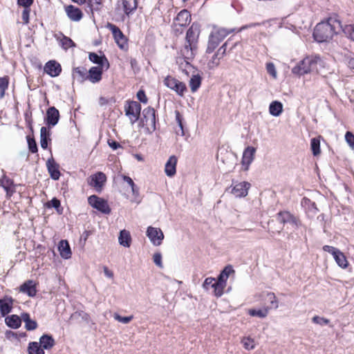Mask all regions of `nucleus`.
I'll use <instances>...</instances> for the list:
<instances>
[{"mask_svg": "<svg viewBox=\"0 0 354 354\" xmlns=\"http://www.w3.org/2000/svg\"><path fill=\"white\" fill-rule=\"evenodd\" d=\"M342 29V26L339 20L329 18L326 21L317 24L313 32V37L317 42H326L330 41Z\"/></svg>", "mask_w": 354, "mask_h": 354, "instance_id": "nucleus-1", "label": "nucleus"}, {"mask_svg": "<svg viewBox=\"0 0 354 354\" xmlns=\"http://www.w3.org/2000/svg\"><path fill=\"white\" fill-rule=\"evenodd\" d=\"M321 65L322 60L319 56L306 57L292 68V73L300 76L311 72H318V66Z\"/></svg>", "mask_w": 354, "mask_h": 354, "instance_id": "nucleus-2", "label": "nucleus"}, {"mask_svg": "<svg viewBox=\"0 0 354 354\" xmlns=\"http://www.w3.org/2000/svg\"><path fill=\"white\" fill-rule=\"evenodd\" d=\"M230 33V31H228L225 28H219L212 32L209 37L207 53H212L218 46L220 42L223 41Z\"/></svg>", "mask_w": 354, "mask_h": 354, "instance_id": "nucleus-3", "label": "nucleus"}, {"mask_svg": "<svg viewBox=\"0 0 354 354\" xmlns=\"http://www.w3.org/2000/svg\"><path fill=\"white\" fill-rule=\"evenodd\" d=\"M142 124L145 127L149 133H152L156 130V111L152 107H147L142 111V118L141 119Z\"/></svg>", "mask_w": 354, "mask_h": 354, "instance_id": "nucleus-4", "label": "nucleus"}, {"mask_svg": "<svg viewBox=\"0 0 354 354\" xmlns=\"http://www.w3.org/2000/svg\"><path fill=\"white\" fill-rule=\"evenodd\" d=\"M126 115L133 124L140 116L141 105L136 101H127L124 106Z\"/></svg>", "mask_w": 354, "mask_h": 354, "instance_id": "nucleus-5", "label": "nucleus"}, {"mask_svg": "<svg viewBox=\"0 0 354 354\" xmlns=\"http://www.w3.org/2000/svg\"><path fill=\"white\" fill-rule=\"evenodd\" d=\"M164 84L180 96H183L187 91L185 84L171 76H167L165 78Z\"/></svg>", "mask_w": 354, "mask_h": 354, "instance_id": "nucleus-6", "label": "nucleus"}, {"mask_svg": "<svg viewBox=\"0 0 354 354\" xmlns=\"http://www.w3.org/2000/svg\"><path fill=\"white\" fill-rule=\"evenodd\" d=\"M323 250L333 255L334 259L339 267L346 268L348 266V261L345 255L339 250L330 245H324L323 247Z\"/></svg>", "mask_w": 354, "mask_h": 354, "instance_id": "nucleus-7", "label": "nucleus"}, {"mask_svg": "<svg viewBox=\"0 0 354 354\" xmlns=\"http://www.w3.org/2000/svg\"><path fill=\"white\" fill-rule=\"evenodd\" d=\"M88 204L93 208L104 214H109L111 209L106 202V201L101 198L95 195H92L88 198Z\"/></svg>", "mask_w": 354, "mask_h": 354, "instance_id": "nucleus-8", "label": "nucleus"}, {"mask_svg": "<svg viewBox=\"0 0 354 354\" xmlns=\"http://www.w3.org/2000/svg\"><path fill=\"white\" fill-rule=\"evenodd\" d=\"M278 221L283 224H289L292 228L297 229L301 226L299 219L289 212H280L277 214Z\"/></svg>", "mask_w": 354, "mask_h": 354, "instance_id": "nucleus-9", "label": "nucleus"}, {"mask_svg": "<svg viewBox=\"0 0 354 354\" xmlns=\"http://www.w3.org/2000/svg\"><path fill=\"white\" fill-rule=\"evenodd\" d=\"M107 28L111 31L118 46L123 49L127 46V39L120 29L114 24H108Z\"/></svg>", "mask_w": 354, "mask_h": 354, "instance_id": "nucleus-10", "label": "nucleus"}, {"mask_svg": "<svg viewBox=\"0 0 354 354\" xmlns=\"http://www.w3.org/2000/svg\"><path fill=\"white\" fill-rule=\"evenodd\" d=\"M147 236L153 245L158 246L161 245L164 239V234L160 228L149 227L147 230Z\"/></svg>", "mask_w": 354, "mask_h": 354, "instance_id": "nucleus-11", "label": "nucleus"}, {"mask_svg": "<svg viewBox=\"0 0 354 354\" xmlns=\"http://www.w3.org/2000/svg\"><path fill=\"white\" fill-rule=\"evenodd\" d=\"M106 180L105 174L99 171L90 176L88 183L90 186L93 187L97 192H100L104 183L106 182Z\"/></svg>", "mask_w": 354, "mask_h": 354, "instance_id": "nucleus-12", "label": "nucleus"}, {"mask_svg": "<svg viewBox=\"0 0 354 354\" xmlns=\"http://www.w3.org/2000/svg\"><path fill=\"white\" fill-rule=\"evenodd\" d=\"M118 5L122 6L124 15L127 17L133 15L138 8L137 0H119Z\"/></svg>", "mask_w": 354, "mask_h": 354, "instance_id": "nucleus-13", "label": "nucleus"}, {"mask_svg": "<svg viewBox=\"0 0 354 354\" xmlns=\"http://www.w3.org/2000/svg\"><path fill=\"white\" fill-rule=\"evenodd\" d=\"M256 149L253 147H248L243 151L241 163L244 167V170L247 171L249 169L250 165L252 162L254 158Z\"/></svg>", "mask_w": 354, "mask_h": 354, "instance_id": "nucleus-14", "label": "nucleus"}, {"mask_svg": "<svg viewBox=\"0 0 354 354\" xmlns=\"http://www.w3.org/2000/svg\"><path fill=\"white\" fill-rule=\"evenodd\" d=\"M250 184L248 182H241L236 184L232 189L231 193L236 197H245L248 195Z\"/></svg>", "mask_w": 354, "mask_h": 354, "instance_id": "nucleus-15", "label": "nucleus"}, {"mask_svg": "<svg viewBox=\"0 0 354 354\" xmlns=\"http://www.w3.org/2000/svg\"><path fill=\"white\" fill-rule=\"evenodd\" d=\"M59 119V111L54 106L48 109L46 111V123L48 127L55 126Z\"/></svg>", "mask_w": 354, "mask_h": 354, "instance_id": "nucleus-16", "label": "nucleus"}, {"mask_svg": "<svg viewBox=\"0 0 354 354\" xmlns=\"http://www.w3.org/2000/svg\"><path fill=\"white\" fill-rule=\"evenodd\" d=\"M44 70L50 77H57L60 74L62 68L58 62L50 60L45 64Z\"/></svg>", "mask_w": 354, "mask_h": 354, "instance_id": "nucleus-17", "label": "nucleus"}, {"mask_svg": "<svg viewBox=\"0 0 354 354\" xmlns=\"http://www.w3.org/2000/svg\"><path fill=\"white\" fill-rule=\"evenodd\" d=\"M199 33L200 29L198 25L193 24L187 32L186 42L191 46L196 44Z\"/></svg>", "mask_w": 354, "mask_h": 354, "instance_id": "nucleus-18", "label": "nucleus"}, {"mask_svg": "<svg viewBox=\"0 0 354 354\" xmlns=\"http://www.w3.org/2000/svg\"><path fill=\"white\" fill-rule=\"evenodd\" d=\"M191 21V15L187 10H181L176 16L174 19L175 26H185L188 25Z\"/></svg>", "mask_w": 354, "mask_h": 354, "instance_id": "nucleus-19", "label": "nucleus"}, {"mask_svg": "<svg viewBox=\"0 0 354 354\" xmlns=\"http://www.w3.org/2000/svg\"><path fill=\"white\" fill-rule=\"evenodd\" d=\"M46 167L51 178L55 180H58L60 177L59 167V165L55 162L53 158H50L47 160Z\"/></svg>", "mask_w": 354, "mask_h": 354, "instance_id": "nucleus-20", "label": "nucleus"}, {"mask_svg": "<svg viewBox=\"0 0 354 354\" xmlns=\"http://www.w3.org/2000/svg\"><path fill=\"white\" fill-rule=\"evenodd\" d=\"M102 68L100 66L91 67L87 75V80L92 83L99 82L102 80Z\"/></svg>", "mask_w": 354, "mask_h": 354, "instance_id": "nucleus-21", "label": "nucleus"}, {"mask_svg": "<svg viewBox=\"0 0 354 354\" xmlns=\"http://www.w3.org/2000/svg\"><path fill=\"white\" fill-rule=\"evenodd\" d=\"M65 10L68 17L73 21H79L82 18L83 14L80 9L72 5L65 8Z\"/></svg>", "mask_w": 354, "mask_h": 354, "instance_id": "nucleus-22", "label": "nucleus"}, {"mask_svg": "<svg viewBox=\"0 0 354 354\" xmlns=\"http://www.w3.org/2000/svg\"><path fill=\"white\" fill-rule=\"evenodd\" d=\"M54 37L59 42V45L65 50L75 46L73 41L71 38L64 35L61 32L55 33Z\"/></svg>", "mask_w": 354, "mask_h": 354, "instance_id": "nucleus-23", "label": "nucleus"}, {"mask_svg": "<svg viewBox=\"0 0 354 354\" xmlns=\"http://www.w3.org/2000/svg\"><path fill=\"white\" fill-rule=\"evenodd\" d=\"M176 164H177V158L174 156H171L169 157L168 160L165 164V171L167 176L169 177H172L175 175L176 172Z\"/></svg>", "mask_w": 354, "mask_h": 354, "instance_id": "nucleus-24", "label": "nucleus"}, {"mask_svg": "<svg viewBox=\"0 0 354 354\" xmlns=\"http://www.w3.org/2000/svg\"><path fill=\"white\" fill-rule=\"evenodd\" d=\"M58 250L61 257L65 259L71 257V250L68 242L66 240H62L59 243Z\"/></svg>", "mask_w": 354, "mask_h": 354, "instance_id": "nucleus-25", "label": "nucleus"}, {"mask_svg": "<svg viewBox=\"0 0 354 354\" xmlns=\"http://www.w3.org/2000/svg\"><path fill=\"white\" fill-rule=\"evenodd\" d=\"M20 290L26 293L29 297H34L37 293L35 283L32 280H29L21 285Z\"/></svg>", "mask_w": 354, "mask_h": 354, "instance_id": "nucleus-26", "label": "nucleus"}, {"mask_svg": "<svg viewBox=\"0 0 354 354\" xmlns=\"http://www.w3.org/2000/svg\"><path fill=\"white\" fill-rule=\"evenodd\" d=\"M12 306V299L11 298H3L0 299V313L1 316L8 314Z\"/></svg>", "mask_w": 354, "mask_h": 354, "instance_id": "nucleus-27", "label": "nucleus"}, {"mask_svg": "<svg viewBox=\"0 0 354 354\" xmlns=\"http://www.w3.org/2000/svg\"><path fill=\"white\" fill-rule=\"evenodd\" d=\"M118 241L121 245L125 248H129L131 242V237L129 232L126 230H121L118 237Z\"/></svg>", "mask_w": 354, "mask_h": 354, "instance_id": "nucleus-28", "label": "nucleus"}, {"mask_svg": "<svg viewBox=\"0 0 354 354\" xmlns=\"http://www.w3.org/2000/svg\"><path fill=\"white\" fill-rule=\"evenodd\" d=\"M88 57L92 62L98 64V66L103 67L105 64L106 68L109 66V62L104 56H99L95 53H91Z\"/></svg>", "mask_w": 354, "mask_h": 354, "instance_id": "nucleus-29", "label": "nucleus"}, {"mask_svg": "<svg viewBox=\"0 0 354 354\" xmlns=\"http://www.w3.org/2000/svg\"><path fill=\"white\" fill-rule=\"evenodd\" d=\"M234 270L230 266H226L218 277L216 282L226 286V281L231 273H234Z\"/></svg>", "mask_w": 354, "mask_h": 354, "instance_id": "nucleus-30", "label": "nucleus"}, {"mask_svg": "<svg viewBox=\"0 0 354 354\" xmlns=\"http://www.w3.org/2000/svg\"><path fill=\"white\" fill-rule=\"evenodd\" d=\"M87 70L84 67L75 68L73 73V78L80 82L87 80Z\"/></svg>", "mask_w": 354, "mask_h": 354, "instance_id": "nucleus-31", "label": "nucleus"}, {"mask_svg": "<svg viewBox=\"0 0 354 354\" xmlns=\"http://www.w3.org/2000/svg\"><path fill=\"white\" fill-rule=\"evenodd\" d=\"M39 344L44 349H50L55 345V340L51 335H43L39 339Z\"/></svg>", "mask_w": 354, "mask_h": 354, "instance_id": "nucleus-32", "label": "nucleus"}, {"mask_svg": "<svg viewBox=\"0 0 354 354\" xmlns=\"http://www.w3.org/2000/svg\"><path fill=\"white\" fill-rule=\"evenodd\" d=\"M283 111V104L279 101H273L269 106V113L270 115L277 117Z\"/></svg>", "mask_w": 354, "mask_h": 354, "instance_id": "nucleus-33", "label": "nucleus"}, {"mask_svg": "<svg viewBox=\"0 0 354 354\" xmlns=\"http://www.w3.org/2000/svg\"><path fill=\"white\" fill-rule=\"evenodd\" d=\"M6 324L12 328H18L21 324V320L19 316L12 315L8 316L5 319Z\"/></svg>", "mask_w": 354, "mask_h": 354, "instance_id": "nucleus-34", "label": "nucleus"}, {"mask_svg": "<svg viewBox=\"0 0 354 354\" xmlns=\"http://www.w3.org/2000/svg\"><path fill=\"white\" fill-rule=\"evenodd\" d=\"M195 46L196 44L191 46L187 43L184 48L181 50V54L185 59L187 64H188L187 60L192 59L194 57V50L195 48Z\"/></svg>", "mask_w": 354, "mask_h": 354, "instance_id": "nucleus-35", "label": "nucleus"}, {"mask_svg": "<svg viewBox=\"0 0 354 354\" xmlns=\"http://www.w3.org/2000/svg\"><path fill=\"white\" fill-rule=\"evenodd\" d=\"M266 297L265 300L270 304V306L267 308H274L277 309L279 307V301L277 299V297L274 295V293L271 292H267L265 293Z\"/></svg>", "mask_w": 354, "mask_h": 354, "instance_id": "nucleus-36", "label": "nucleus"}, {"mask_svg": "<svg viewBox=\"0 0 354 354\" xmlns=\"http://www.w3.org/2000/svg\"><path fill=\"white\" fill-rule=\"evenodd\" d=\"M49 136V131L47 128L42 127L40 129V144L41 147L46 149L48 147V137Z\"/></svg>", "mask_w": 354, "mask_h": 354, "instance_id": "nucleus-37", "label": "nucleus"}, {"mask_svg": "<svg viewBox=\"0 0 354 354\" xmlns=\"http://www.w3.org/2000/svg\"><path fill=\"white\" fill-rule=\"evenodd\" d=\"M175 116H176V121L178 124V129L176 130V133L177 135L183 136L185 135L184 132V128H183V118L180 113L178 111H175Z\"/></svg>", "mask_w": 354, "mask_h": 354, "instance_id": "nucleus-38", "label": "nucleus"}, {"mask_svg": "<svg viewBox=\"0 0 354 354\" xmlns=\"http://www.w3.org/2000/svg\"><path fill=\"white\" fill-rule=\"evenodd\" d=\"M0 183L2 187L6 191L7 194L11 196L14 192L13 189H12L13 186V181L7 177H3L0 180Z\"/></svg>", "mask_w": 354, "mask_h": 354, "instance_id": "nucleus-39", "label": "nucleus"}, {"mask_svg": "<svg viewBox=\"0 0 354 354\" xmlns=\"http://www.w3.org/2000/svg\"><path fill=\"white\" fill-rule=\"evenodd\" d=\"M243 346L246 350H252L256 347V342L254 339L250 336L243 337L241 340Z\"/></svg>", "mask_w": 354, "mask_h": 354, "instance_id": "nucleus-40", "label": "nucleus"}, {"mask_svg": "<svg viewBox=\"0 0 354 354\" xmlns=\"http://www.w3.org/2000/svg\"><path fill=\"white\" fill-rule=\"evenodd\" d=\"M23 319L25 322V327L28 330H32L37 328V324L35 321L32 320L30 318V316L28 314L25 313L22 315Z\"/></svg>", "mask_w": 354, "mask_h": 354, "instance_id": "nucleus-41", "label": "nucleus"}, {"mask_svg": "<svg viewBox=\"0 0 354 354\" xmlns=\"http://www.w3.org/2000/svg\"><path fill=\"white\" fill-rule=\"evenodd\" d=\"M201 84V77L198 75H193L189 80V86L192 91L196 92Z\"/></svg>", "mask_w": 354, "mask_h": 354, "instance_id": "nucleus-42", "label": "nucleus"}, {"mask_svg": "<svg viewBox=\"0 0 354 354\" xmlns=\"http://www.w3.org/2000/svg\"><path fill=\"white\" fill-rule=\"evenodd\" d=\"M29 354H44V351L39 343L34 342H30L28 346Z\"/></svg>", "mask_w": 354, "mask_h": 354, "instance_id": "nucleus-43", "label": "nucleus"}, {"mask_svg": "<svg viewBox=\"0 0 354 354\" xmlns=\"http://www.w3.org/2000/svg\"><path fill=\"white\" fill-rule=\"evenodd\" d=\"M249 315L252 317H258L260 318L266 317L268 314V308H266L264 309H250L249 310Z\"/></svg>", "mask_w": 354, "mask_h": 354, "instance_id": "nucleus-44", "label": "nucleus"}, {"mask_svg": "<svg viewBox=\"0 0 354 354\" xmlns=\"http://www.w3.org/2000/svg\"><path fill=\"white\" fill-rule=\"evenodd\" d=\"M310 147L314 156H317L320 153V141L317 138H313L310 140Z\"/></svg>", "mask_w": 354, "mask_h": 354, "instance_id": "nucleus-45", "label": "nucleus"}, {"mask_svg": "<svg viewBox=\"0 0 354 354\" xmlns=\"http://www.w3.org/2000/svg\"><path fill=\"white\" fill-rule=\"evenodd\" d=\"M8 86V80L6 77H0V99L3 98L5 91Z\"/></svg>", "mask_w": 354, "mask_h": 354, "instance_id": "nucleus-46", "label": "nucleus"}, {"mask_svg": "<svg viewBox=\"0 0 354 354\" xmlns=\"http://www.w3.org/2000/svg\"><path fill=\"white\" fill-rule=\"evenodd\" d=\"M342 30L344 31L345 35L350 38L351 40L354 41V25L349 24L342 28Z\"/></svg>", "mask_w": 354, "mask_h": 354, "instance_id": "nucleus-47", "label": "nucleus"}, {"mask_svg": "<svg viewBox=\"0 0 354 354\" xmlns=\"http://www.w3.org/2000/svg\"><path fill=\"white\" fill-rule=\"evenodd\" d=\"M133 198L131 199V201L136 203H140L141 201L140 197V193H139V188L138 187L135 185L134 186L131 187Z\"/></svg>", "mask_w": 354, "mask_h": 354, "instance_id": "nucleus-48", "label": "nucleus"}, {"mask_svg": "<svg viewBox=\"0 0 354 354\" xmlns=\"http://www.w3.org/2000/svg\"><path fill=\"white\" fill-rule=\"evenodd\" d=\"M312 322L313 323L318 324L319 326H322L328 325L330 323L329 319L322 317L317 316V315L314 316L312 318Z\"/></svg>", "mask_w": 354, "mask_h": 354, "instance_id": "nucleus-49", "label": "nucleus"}, {"mask_svg": "<svg viewBox=\"0 0 354 354\" xmlns=\"http://www.w3.org/2000/svg\"><path fill=\"white\" fill-rule=\"evenodd\" d=\"M222 57H218V54L216 53L213 55L212 59L208 62V67L211 69L217 67L219 65L220 59Z\"/></svg>", "mask_w": 354, "mask_h": 354, "instance_id": "nucleus-50", "label": "nucleus"}, {"mask_svg": "<svg viewBox=\"0 0 354 354\" xmlns=\"http://www.w3.org/2000/svg\"><path fill=\"white\" fill-rule=\"evenodd\" d=\"M225 286L219 283L218 282H214L213 285L214 292L216 297H221L223 294V290Z\"/></svg>", "mask_w": 354, "mask_h": 354, "instance_id": "nucleus-51", "label": "nucleus"}, {"mask_svg": "<svg viewBox=\"0 0 354 354\" xmlns=\"http://www.w3.org/2000/svg\"><path fill=\"white\" fill-rule=\"evenodd\" d=\"M266 71L269 75H270L274 79H276L277 77V73L275 68V66L272 62H268L266 64Z\"/></svg>", "mask_w": 354, "mask_h": 354, "instance_id": "nucleus-52", "label": "nucleus"}, {"mask_svg": "<svg viewBox=\"0 0 354 354\" xmlns=\"http://www.w3.org/2000/svg\"><path fill=\"white\" fill-rule=\"evenodd\" d=\"M113 317L115 320L122 324L129 323L133 318L132 315L128 317H122L118 313H114Z\"/></svg>", "mask_w": 354, "mask_h": 354, "instance_id": "nucleus-53", "label": "nucleus"}, {"mask_svg": "<svg viewBox=\"0 0 354 354\" xmlns=\"http://www.w3.org/2000/svg\"><path fill=\"white\" fill-rule=\"evenodd\" d=\"M345 140L349 147L354 150V134L351 131H347L345 134Z\"/></svg>", "mask_w": 354, "mask_h": 354, "instance_id": "nucleus-54", "label": "nucleus"}, {"mask_svg": "<svg viewBox=\"0 0 354 354\" xmlns=\"http://www.w3.org/2000/svg\"><path fill=\"white\" fill-rule=\"evenodd\" d=\"M214 282H216V279L214 278L207 277L205 279L203 284V287L205 289L208 290L209 288V287L213 288V285H214Z\"/></svg>", "mask_w": 354, "mask_h": 354, "instance_id": "nucleus-55", "label": "nucleus"}, {"mask_svg": "<svg viewBox=\"0 0 354 354\" xmlns=\"http://www.w3.org/2000/svg\"><path fill=\"white\" fill-rule=\"evenodd\" d=\"M137 98L138 100L143 103V104H147V101H148V99H147V97L145 95V93L143 90H140L138 93H137Z\"/></svg>", "mask_w": 354, "mask_h": 354, "instance_id": "nucleus-56", "label": "nucleus"}, {"mask_svg": "<svg viewBox=\"0 0 354 354\" xmlns=\"http://www.w3.org/2000/svg\"><path fill=\"white\" fill-rule=\"evenodd\" d=\"M154 263L159 268H162V255L160 253H155L153 257Z\"/></svg>", "mask_w": 354, "mask_h": 354, "instance_id": "nucleus-57", "label": "nucleus"}, {"mask_svg": "<svg viewBox=\"0 0 354 354\" xmlns=\"http://www.w3.org/2000/svg\"><path fill=\"white\" fill-rule=\"evenodd\" d=\"M47 206L48 207H54L58 210V208L60 207V201L56 198H54L47 203Z\"/></svg>", "mask_w": 354, "mask_h": 354, "instance_id": "nucleus-58", "label": "nucleus"}, {"mask_svg": "<svg viewBox=\"0 0 354 354\" xmlns=\"http://www.w3.org/2000/svg\"><path fill=\"white\" fill-rule=\"evenodd\" d=\"M30 11V9L29 8H24L22 12L21 17H22V19L25 24H27L29 23Z\"/></svg>", "mask_w": 354, "mask_h": 354, "instance_id": "nucleus-59", "label": "nucleus"}, {"mask_svg": "<svg viewBox=\"0 0 354 354\" xmlns=\"http://www.w3.org/2000/svg\"><path fill=\"white\" fill-rule=\"evenodd\" d=\"M28 142L29 150L33 153H36L37 151V144H36L35 140L28 139Z\"/></svg>", "mask_w": 354, "mask_h": 354, "instance_id": "nucleus-60", "label": "nucleus"}, {"mask_svg": "<svg viewBox=\"0 0 354 354\" xmlns=\"http://www.w3.org/2000/svg\"><path fill=\"white\" fill-rule=\"evenodd\" d=\"M17 3L24 8H29L33 3V0H17Z\"/></svg>", "mask_w": 354, "mask_h": 354, "instance_id": "nucleus-61", "label": "nucleus"}, {"mask_svg": "<svg viewBox=\"0 0 354 354\" xmlns=\"http://www.w3.org/2000/svg\"><path fill=\"white\" fill-rule=\"evenodd\" d=\"M121 177H122V180H124V182L127 183L130 187H131L136 185L134 183L133 180H132V178H131L129 176H127L125 175H122Z\"/></svg>", "mask_w": 354, "mask_h": 354, "instance_id": "nucleus-62", "label": "nucleus"}, {"mask_svg": "<svg viewBox=\"0 0 354 354\" xmlns=\"http://www.w3.org/2000/svg\"><path fill=\"white\" fill-rule=\"evenodd\" d=\"M108 143H109V147L111 148H112L113 150H115V149H118L119 147H121L120 143H118L116 141H113V140L110 141V140H109Z\"/></svg>", "mask_w": 354, "mask_h": 354, "instance_id": "nucleus-63", "label": "nucleus"}, {"mask_svg": "<svg viewBox=\"0 0 354 354\" xmlns=\"http://www.w3.org/2000/svg\"><path fill=\"white\" fill-rule=\"evenodd\" d=\"M104 273L106 277L108 278H113V273L111 270H110L107 267L104 266Z\"/></svg>", "mask_w": 354, "mask_h": 354, "instance_id": "nucleus-64", "label": "nucleus"}]
</instances>
